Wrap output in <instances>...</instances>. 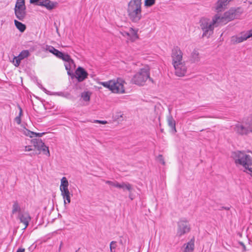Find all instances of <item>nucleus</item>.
<instances>
[{"label":"nucleus","mask_w":252,"mask_h":252,"mask_svg":"<svg viewBox=\"0 0 252 252\" xmlns=\"http://www.w3.org/2000/svg\"><path fill=\"white\" fill-rule=\"evenodd\" d=\"M219 14L213 17L212 21L207 18H202L199 21V27L202 31V37H209L214 32L215 27H219L220 24Z\"/></svg>","instance_id":"1"},{"label":"nucleus","mask_w":252,"mask_h":252,"mask_svg":"<svg viewBox=\"0 0 252 252\" xmlns=\"http://www.w3.org/2000/svg\"><path fill=\"white\" fill-rule=\"evenodd\" d=\"M232 157L236 164L242 165L248 174L252 176V158L247 155L245 151H237L232 153Z\"/></svg>","instance_id":"2"},{"label":"nucleus","mask_w":252,"mask_h":252,"mask_svg":"<svg viewBox=\"0 0 252 252\" xmlns=\"http://www.w3.org/2000/svg\"><path fill=\"white\" fill-rule=\"evenodd\" d=\"M141 3V0H131L128 4V16L133 23H138L142 18Z\"/></svg>","instance_id":"3"},{"label":"nucleus","mask_w":252,"mask_h":252,"mask_svg":"<svg viewBox=\"0 0 252 252\" xmlns=\"http://www.w3.org/2000/svg\"><path fill=\"white\" fill-rule=\"evenodd\" d=\"M148 79H149L152 82L153 80L150 77V69L148 66H145L141 68L132 77L131 82L133 84L143 86Z\"/></svg>","instance_id":"4"},{"label":"nucleus","mask_w":252,"mask_h":252,"mask_svg":"<svg viewBox=\"0 0 252 252\" xmlns=\"http://www.w3.org/2000/svg\"><path fill=\"white\" fill-rule=\"evenodd\" d=\"M124 81L121 79H118L117 81L110 80L106 82H102L100 84L103 87L109 89L113 93L123 94L125 93V89L123 83Z\"/></svg>","instance_id":"5"},{"label":"nucleus","mask_w":252,"mask_h":252,"mask_svg":"<svg viewBox=\"0 0 252 252\" xmlns=\"http://www.w3.org/2000/svg\"><path fill=\"white\" fill-rule=\"evenodd\" d=\"M234 130L240 135L248 134L252 131V121H243L242 124L238 123L235 126Z\"/></svg>","instance_id":"6"},{"label":"nucleus","mask_w":252,"mask_h":252,"mask_svg":"<svg viewBox=\"0 0 252 252\" xmlns=\"http://www.w3.org/2000/svg\"><path fill=\"white\" fill-rule=\"evenodd\" d=\"M240 9V8H238L237 9L231 8L228 11L225 12L223 16H221L219 14V17L220 19L219 20L220 25L225 24L228 21L237 18L239 16L238 13L239 12L238 10Z\"/></svg>","instance_id":"7"},{"label":"nucleus","mask_w":252,"mask_h":252,"mask_svg":"<svg viewBox=\"0 0 252 252\" xmlns=\"http://www.w3.org/2000/svg\"><path fill=\"white\" fill-rule=\"evenodd\" d=\"M190 230V225L186 219L180 220L177 223V236L181 237L189 233Z\"/></svg>","instance_id":"8"},{"label":"nucleus","mask_w":252,"mask_h":252,"mask_svg":"<svg viewBox=\"0 0 252 252\" xmlns=\"http://www.w3.org/2000/svg\"><path fill=\"white\" fill-rule=\"evenodd\" d=\"M32 144L34 148L38 152L42 151L43 154L48 157L50 156V152L49 148L46 146L44 143L40 139H33L31 140Z\"/></svg>","instance_id":"9"},{"label":"nucleus","mask_w":252,"mask_h":252,"mask_svg":"<svg viewBox=\"0 0 252 252\" xmlns=\"http://www.w3.org/2000/svg\"><path fill=\"white\" fill-rule=\"evenodd\" d=\"M43 49L45 51H48L52 53L57 58L62 59L63 61H68L70 60V56L67 54H63L62 52L55 49L53 46L46 45L44 47Z\"/></svg>","instance_id":"10"},{"label":"nucleus","mask_w":252,"mask_h":252,"mask_svg":"<svg viewBox=\"0 0 252 252\" xmlns=\"http://www.w3.org/2000/svg\"><path fill=\"white\" fill-rule=\"evenodd\" d=\"M183 56V53L180 47L177 46H174L171 52L172 65L184 62Z\"/></svg>","instance_id":"11"},{"label":"nucleus","mask_w":252,"mask_h":252,"mask_svg":"<svg viewBox=\"0 0 252 252\" xmlns=\"http://www.w3.org/2000/svg\"><path fill=\"white\" fill-rule=\"evenodd\" d=\"M175 69V74L178 77H183L187 73V66L185 62L173 64Z\"/></svg>","instance_id":"12"},{"label":"nucleus","mask_w":252,"mask_h":252,"mask_svg":"<svg viewBox=\"0 0 252 252\" xmlns=\"http://www.w3.org/2000/svg\"><path fill=\"white\" fill-rule=\"evenodd\" d=\"M251 37H252V30L248 31L246 32L241 33V35L233 36L232 40L236 43H241Z\"/></svg>","instance_id":"13"},{"label":"nucleus","mask_w":252,"mask_h":252,"mask_svg":"<svg viewBox=\"0 0 252 252\" xmlns=\"http://www.w3.org/2000/svg\"><path fill=\"white\" fill-rule=\"evenodd\" d=\"M75 78L77 79L78 82H82L85 80L88 76V72L85 70L84 68L81 66H79L75 70Z\"/></svg>","instance_id":"14"},{"label":"nucleus","mask_w":252,"mask_h":252,"mask_svg":"<svg viewBox=\"0 0 252 252\" xmlns=\"http://www.w3.org/2000/svg\"><path fill=\"white\" fill-rule=\"evenodd\" d=\"M30 55L28 50H23L17 57H15L13 59V62L15 66L18 67L21 63V60L27 58Z\"/></svg>","instance_id":"15"},{"label":"nucleus","mask_w":252,"mask_h":252,"mask_svg":"<svg viewBox=\"0 0 252 252\" xmlns=\"http://www.w3.org/2000/svg\"><path fill=\"white\" fill-rule=\"evenodd\" d=\"M58 4V2L56 1H52L50 0H42L36 4L39 6L45 7L47 9L51 10L56 7Z\"/></svg>","instance_id":"16"},{"label":"nucleus","mask_w":252,"mask_h":252,"mask_svg":"<svg viewBox=\"0 0 252 252\" xmlns=\"http://www.w3.org/2000/svg\"><path fill=\"white\" fill-rule=\"evenodd\" d=\"M18 217L20 220L21 222L23 223L25 225V227L23 229H26L28 227L29 221L31 219L30 215L27 213H20L19 214Z\"/></svg>","instance_id":"17"},{"label":"nucleus","mask_w":252,"mask_h":252,"mask_svg":"<svg viewBox=\"0 0 252 252\" xmlns=\"http://www.w3.org/2000/svg\"><path fill=\"white\" fill-rule=\"evenodd\" d=\"M230 0H218L215 7L217 12L223 11Z\"/></svg>","instance_id":"18"},{"label":"nucleus","mask_w":252,"mask_h":252,"mask_svg":"<svg viewBox=\"0 0 252 252\" xmlns=\"http://www.w3.org/2000/svg\"><path fill=\"white\" fill-rule=\"evenodd\" d=\"M26 8L14 9L16 18L20 21H23L26 16Z\"/></svg>","instance_id":"19"},{"label":"nucleus","mask_w":252,"mask_h":252,"mask_svg":"<svg viewBox=\"0 0 252 252\" xmlns=\"http://www.w3.org/2000/svg\"><path fill=\"white\" fill-rule=\"evenodd\" d=\"M167 121L168 125L171 128L172 131L174 133L176 132L177 131L176 129V122L170 114L167 116Z\"/></svg>","instance_id":"20"},{"label":"nucleus","mask_w":252,"mask_h":252,"mask_svg":"<svg viewBox=\"0 0 252 252\" xmlns=\"http://www.w3.org/2000/svg\"><path fill=\"white\" fill-rule=\"evenodd\" d=\"M61 195L64 199V204L70 203L71 201L70 193L68 189L61 190Z\"/></svg>","instance_id":"21"},{"label":"nucleus","mask_w":252,"mask_h":252,"mask_svg":"<svg viewBox=\"0 0 252 252\" xmlns=\"http://www.w3.org/2000/svg\"><path fill=\"white\" fill-rule=\"evenodd\" d=\"M190 61L191 63H197L200 61L199 53L197 50L194 49L191 53Z\"/></svg>","instance_id":"22"},{"label":"nucleus","mask_w":252,"mask_h":252,"mask_svg":"<svg viewBox=\"0 0 252 252\" xmlns=\"http://www.w3.org/2000/svg\"><path fill=\"white\" fill-rule=\"evenodd\" d=\"M119 189H123V191L127 190L129 192H131L132 190V186L129 183L122 182L119 183Z\"/></svg>","instance_id":"23"},{"label":"nucleus","mask_w":252,"mask_h":252,"mask_svg":"<svg viewBox=\"0 0 252 252\" xmlns=\"http://www.w3.org/2000/svg\"><path fill=\"white\" fill-rule=\"evenodd\" d=\"M138 31V30H135V29H133L132 28H130L129 29V31H130L129 33H130L129 40L133 42L136 39H137L139 38V36L137 34Z\"/></svg>","instance_id":"24"},{"label":"nucleus","mask_w":252,"mask_h":252,"mask_svg":"<svg viewBox=\"0 0 252 252\" xmlns=\"http://www.w3.org/2000/svg\"><path fill=\"white\" fill-rule=\"evenodd\" d=\"M68 182L67 179L63 177L61 179V184L60 185V190H66L68 189Z\"/></svg>","instance_id":"25"},{"label":"nucleus","mask_w":252,"mask_h":252,"mask_svg":"<svg viewBox=\"0 0 252 252\" xmlns=\"http://www.w3.org/2000/svg\"><path fill=\"white\" fill-rule=\"evenodd\" d=\"M14 24L16 27L19 30L20 32H23L25 31L26 27L25 24L16 20H14Z\"/></svg>","instance_id":"26"},{"label":"nucleus","mask_w":252,"mask_h":252,"mask_svg":"<svg viewBox=\"0 0 252 252\" xmlns=\"http://www.w3.org/2000/svg\"><path fill=\"white\" fill-rule=\"evenodd\" d=\"M64 61L65 62V63H64V66L65 69L66 70H71L72 66H75V65L74 61L70 57L69 60H68V61Z\"/></svg>","instance_id":"27"},{"label":"nucleus","mask_w":252,"mask_h":252,"mask_svg":"<svg viewBox=\"0 0 252 252\" xmlns=\"http://www.w3.org/2000/svg\"><path fill=\"white\" fill-rule=\"evenodd\" d=\"M26 8L25 0H17L14 9Z\"/></svg>","instance_id":"28"},{"label":"nucleus","mask_w":252,"mask_h":252,"mask_svg":"<svg viewBox=\"0 0 252 252\" xmlns=\"http://www.w3.org/2000/svg\"><path fill=\"white\" fill-rule=\"evenodd\" d=\"M128 242L129 239L126 235L121 236L119 237V243L124 247H125Z\"/></svg>","instance_id":"29"},{"label":"nucleus","mask_w":252,"mask_h":252,"mask_svg":"<svg viewBox=\"0 0 252 252\" xmlns=\"http://www.w3.org/2000/svg\"><path fill=\"white\" fill-rule=\"evenodd\" d=\"M194 249V241L191 240L187 244L186 247L185 248L184 252H192Z\"/></svg>","instance_id":"30"},{"label":"nucleus","mask_w":252,"mask_h":252,"mask_svg":"<svg viewBox=\"0 0 252 252\" xmlns=\"http://www.w3.org/2000/svg\"><path fill=\"white\" fill-rule=\"evenodd\" d=\"M21 211V208L20 207L18 204V203L17 201H15L14 202L12 206V213L13 214L16 213V212H20Z\"/></svg>","instance_id":"31"},{"label":"nucleus","mask_w":252,"mask_h":252,"mask_svg":"<svg viewBox=\"0 0 252 252\" xmlns=\"http://www.w3.org/2000/svg\"><path fill=\"white\" fill-rule=\"evenodd\" d=\"M81 96L83 100L85 101H89L90 99V95L89 92H85L82 93Z\"/></svg>","instance_id":"32"},{"label":"nucleus","mask_w":252,"mask_h":252,"mask_svg":"<svg viewBox=\"0 0 252 252\" xmlns=\"http://www.w3.org/2000/svg\"><path fill=\"white\" fill-rule=\"evenodd\" d=\"M156 2V0H145V6L147 7H150L153 5Z\"/></svg>","instance_id":"33"},{"label":"nucleus","mask_w":252,"mask_h":252,"mask_svg":"<svg viewBox=\"0 0 252 252\" xmlns=\"http://www.w3.org/2000/svg\"><path fill=\"white\" fill-rule=\"evenodd\" d=\"M117 247V242L116 241H112L110 244V252H115V250Z\"/></svg>","instance_id":"34"},{"label":"nucleus","mask_w":252,"mask_h":252,"mask_svg":"<svg viewBox=\"0 0 252 252\" xmlns=\"http://www.w3.org/2000/svg\"><path fill=\"white\" fill-rule=\"evenodd\" d=\"M105 183H106V184H108L113 187H116L117 188L119 187V183L117 181L112 182L111 181H106L105 182Z\"/></svg>","instance_id":"35"},{"label":"nucleus","mask_w":252,"mask_h":252,"mask_svg":"<svg viewBox=\"0 0 252 252\" xmlns=\"http://www.w3.org/2000/svg\"><path fill=\"white\" fill-rule=\"evenodd\" d=\"M24 134L26 136H28L32 138V137H34V134H35V133H34V132L30 131V130H28V129H25L24 130Z\"/></svg>","instance_id":"36"},{"label":"nucleus","mask_w":252,"mask_h":252,"mask_svg":"<svg viewBox=\"0 0 252 252\" xmlns=\"http://www.w3.org/2000/svg\"><path fill=\"white\" fill-rule=\"evenodd\" d=\"M158 159L162 163V164H165V161L164 158L161 155H159L158 157Z\"/></svg>","instance_id":"37"},{"label":"nucleus","mask_w":252,"mask_h":252,"mask_svg":"<svg viewBox=\"0 0 252 252\" xmlns=\"http://www.w3.org/2000/svg\"><path fill=\"white\" fill-rule=\"evenodd\" d=\"M33 152L31 153H30L29 154V156L32 157L33 156H35L36 155H38L40 154V152H37L36 150H35L34 149L32 151Z\"/></svg>","instance_id":"38"},{"label":"nucleus","mask_w":252,"mask_h":252,"mask_svg":"<svg viewBox=\"0 0 252 252\" xmlns=\"http://www.w3.org/2000/svg\"><path fill=\"white\" fill-rule=\"evenodd\" d=\"M120 33L123 36H127L130 38V33L129 32H126V31H123V32H121Z\"/></svg>","instance_id":"39"},{"label":"nucleus","mask_w":252,"mask_h":252,"mask_svg":"<svg viewBox=\"0 0 252 252\" xmlns=\"http://www.w3.org/2000/svg\"><path fill=\"white\" fill-rule=\"evenodd\" d=\"M21 117L17 116L15 119L14 121L18 125H20L21 123Z\"/></svg>","instance_id":"40"},{"label":"nucleus","mask_w":252,"mask_h":252,"mask_svg":"<svg viewBox=\"0 0 252 252\" xmlns=\"http://www.w3.org/2000/svg\"><path fill=\"white\" fill-rule=\"evenodd\" d=\"M33 150L34 149L32 148V146H27L25 147L24 151L29 152V151H33Z\"/></svg>","instance_id":"41"},{"label":"nucleus","mask_w":252,"mask_h":252,"mask_svg":"<svg viewBox=\"0 0 252 252\" xmlns=\"http://www.w3.org/2000/svg\"><path fill=\"white\" fill-rule=\"evenodd\" d=\"M67 71V74L71 76V78L73 79L74 77H75V75L74 74V73L71 71V70H68Z\"/></svg>","instance_id":"42"},{"label":"nucleus","mask_w":252,"mask_h":252,"mask_svg":"<svg viewBox=\"0 0 252 252\" xmlns=\"http://www.w3.org/2000/svg\"><path fill=\"white\" fill-rule=\"evenodd\" d=\"M35 134H34V137H41L43 135L45 134V132H42V133H36V132H34Z\"/></svg>","instance_id":"43"},{"label":"nucleus","mask_w":252,"mask_h":252,"mask_svg":"<svg viewBox=\"0 0 252 252\" xmlns=\"http://www.w3.org/2000/svg\"><path fill=\"white\" fill-rule=\"evenodd\" d=\"M18 108L19 110V115L18 116L19 117H21V116L23 115V110H22V108L21 107V106L20 105H18Z\"/></svg>","instance_id":"44"},{"label":"nucleus","mask_w":252,"mask_h":252,"mask_svg":"<svg viewBox=\"0 0 252 252\" xmlns=\"http://www.w3.org/2000/svg\"><path fill=\"white\" fill-rule=\"evenodd\" d=\"M94 123L101 124H106L107 123V122L106 121L94 120Z\"/></svg>","instance_id":"45"},{"label":"nucleus","mask_w":252,"mask_h":252,"mask_svg":"<svg viewBox=\"0 0 252 252\" xmlns=\"http://www.w3.org/2000/svg\"><path fill=\"white\" fill-rule=\"evenodd\" d=\"M25 249L20 248L17 250V252H25Z\"/></svg>","instance_id":"46"},{"label":"nucleus","mask_w":252,"mask_h":252,"mask_svg":"<svg viewBox=\"0 0 252 252\" xmlns=\"http://www.w3.org/2000/svg\"><path fill=\"white\" fill-rule=\"evenodd\" d=\"M39 0H30V2L31 3L34 4L37 2Z\"/></svg>","instance_id":"47"},{"label":"nucleus","mask_w":252,"mask_h":252,"mask_svg":"<svg viewBox=\"0 0 252 252\" xmlns=\"http://www.w3.org/2000/svg\"><path fill=\"white\" fill-rule=\"evenodd\" d=\"M63 245V242H61V243H60V246H59V252L61 251Z\"/></svg>","instance_id":"48"},{"label":"nucleus","mask_w":252,"mask_h":252,"mask_svg":"<svg viewBox=\"0 0 252 252\" xmlns=\"http://www.w3.org/2000/svg\"><path fill=\"white\" fill-rule=\"evenodd\" d=\"M240 244L243 247V249L244 251H246V246L243 242H240Z\"/></svg>","instance_id":"49"},{"label":"nucleus","mask_w":252,"mask_h":252,"mask_svg":"<svg viewBox=\"0 0 252 252\" xmlns=\"http://www.w3.org/2000/svg\"><path fill=\"white\" fill-rule=\"evenodd\" d=\"M225 209L226 210H228L229 209V207H222L220 210Z\"/></svg>","instance_id":"50"},{"label":"nucleus","mask_w":252,"mask_h":252,"mask_svg":"<svg viewBox=\"0 0 252 252\" xmlns=\"http://www.w3.org/2000/svg\"><path fill=\"white\" fill-rule=\"evenodd\" d=\"M61 94H62V92H60V94H59V95H61Z\"/></svg>","instance_id":"51"},{"label":"nucleus","mask_w":252,"mask_h":252,"mask_svg":"<svg viewBox=\"0 0 252 252\" xmlns=\"http://www.w3.org/2000/svg\"><path fill=\"white\" fill-rule=\"evenodd\" d=\"M79 250H80V248H78V250H77L76 251H77V252H78V251H79Z\"/></svg>","instance_id":"52"},{"label":"nucleus","mask_w":252,"mask_h":252,"mask_svg":"<svg viewBox=\"0 0 252 252\" xmlns=\"http://www.w3.org/2000/svg\"><path fill=\"white\" fill-rule=\"evenodd\" d=\"M75 252H77V251H76Z\"/></svg>","instance_id":"53"}]
</instances>
